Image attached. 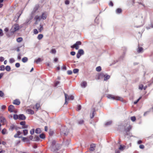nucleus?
I'll use <instances>...</instances> for the list:
<instances>
[{
  "label": "nucleus",
  "instance_id": "nucleus-1",
  "mask_svg": "<svg viewBox=\"0 0 153 153\" xmlns=\"http://www.w3.org/2000/svg\"><path fill=\"white\" fill-rule=\"evenodd\" d=\"M128 124H126V126L124 125V130L125 131V135L126 137L127 135L130 134V133L129 132V131L132 128V126L128 124V126L127 128L126 127L127 126Z\"/></svg>",
  "mask_w": 153,
  "mask_h": 153
},
{
  "label": "nucleus",
  "instance_id": "nucleus-2",
  "mask_svg": "<svg viewBox=\"0 0 153 153\" xmlns=\"http://www.w3.org/2000/svg\"><path fill=\"white\" fill-rule=\"evenodd\" d=\"M65 104H67V101L69 100H73L74 99V97L73 95H70L68 96L67 94L65 93Z\"/></svg>",
  "mask_w": 153,
  "mask_h": 153
},
{
  "label": "nucleus",
  "instance_id": "nucleus-3",
  "mask_svg": "<svg viewBox=\"0 0 153 153\" xmlns=\"http://www.w3.org/2000/svg\"><path fill=\"white\" fill-rule=\"evenodd\" d=\"M82 43L80 41H77L73 45L71 46L72 48H75L76 50H78L79 48V45H81Z\"/></svg>",
  "mask_w": 153,
  "mask_h": 153
},
{
  "label": "nucleus",
  "instance_id": "nucleus-4",
  "mask_svg": "<svg viewBox=\"0 0 153 153\" xmlns=\"http://www.w3.org/2000/svg\"><path fill=\"white\" fill-rule=\"evenodd\" d=\"M107 97H108V98L109 99L117 100H120V99L121 98V97H119L114 96L111 94L108 95L107 96Z\"/></svg>",
  "mask_w": 153,
  "mask_h": 153
},
{
  "label": "nucleus",
  "instance_id": "nucleus-5",
  "mask_svg": "<svg viewBox=\"0 0 153 153\" xmlns=\"http://www.w3.org/2000/svg\"><path fill=\"white\" fill-rule=\"evenodd\" d=\"M19 29V26L18 24H15L12 27L11 31L12 32L14 33L16 31L18 30Z\"/></svg>",
  "mask_w": 153,
  "mask_h": 153
},
{
  "label": "nucleus",
  "instance_id": "nucleus-6",
  "mask_svg": "<svg viewBox=\"0 0 153 153\" xmlns=\"http://www.w3.org/2000/svg\"><path fill=\"white\" fill-rule=\"evenodd\" d=\"M100 76H102L104 77V80L106 81L109 79L110 78V76L107 74H105L103 73H101L100 75Z\"/></svg>",
  "mask_w": 153,
  "mask_h": 153
},
{
  "label": "nucleus",
  "instance_id": "nucleus-7",
  "mask_svg": "<svg viewBox=\"0 0 153 153\" xmlns=\"http://www.w3.org/2000/svg\"><path fill=\"white\" fill-rule=\"evenodd\" d=\"M15 109L13 105H10L8 107V110L10 112H12Z\"/></svg>",
  "mask_w": 153,
  "mask_h": 153
},
{
  "label": "nucleus",
  "instance_id": "nucleus-8",
  "mask_svg": "<svg viewBox=\"0 0 153 153\" xmlns=\"http://www.w3.org/2000/svg\"><path fill=\"white\" fill-rule=\"evenodd\" d=\"M89 150L91 151H93L94 150V149L96 147V145L94 144H92L90 145Z\"/></svg>",
  "mask_w": 153,
  "mask_h": 153
},
{
  "label": "nucleus",
  "instance_id": "nucleus-9",
  "mask_svg": "<svg viewBox=\"0 0 153 153\" xmlns=\"http://www.w3.org/2000/svg\"><path fill=\"white\" fill-rule=\"evenodd\" d=\"M26 119L25 116L23 114H20L19 116V119L20 120H25Z\"/></svg>",
  "mask_w": 153,
  "mask_h": 153
},
{
  "label": "nucleus",
  "instance_id": "nucleus-10",
  "mask_svg": "<svg viewBox=\"0 0 153 153\" xmlns=\"http://www.w3.org/2000/svg\"><path fill=\"white\" fill-rule=\"evenodd\" d=\"M20 102L18 99H16L14 100L13 103L17 105H19L20 104Z\"/></svg>",
  "mask_w": 153,
  "mask_h": 153
},
{
  "label": "nucleus",
  "instance_id": "nucleus-11",
  "mask_svg": "<svg viewBox=\"0 0 153 153\" xmlns=\"http://www.w3.org/2000/svg\"><path fill=\"white\" fill-rule=\"evenodd\" d=\"M26 112L28 114H34V111L30 109H28L27 110Z\"/></svg>",
  "mask_w": 153,
  "mask_h": 153
},
{
  "label": "nucleus",
  "instance_id": "nucleus-12",
  "mask_svg": "<svg viewBox=\"0 0 153 153\" xmlns=\"http://www.w3.org/2000/svg\"><path fill=\"white\" fill-rule=\"evenodd\" d=\"M39 32H41L43 29V27L42 25L40 24L39 27L38 28Z\"/></svg>",
  "mask_w": 153,
  "mask_h": 153
},
{
  "label": "nucleus",
  "instance_id": "nucleus-13",
  "mask_svg": "<svg viewBox=\"0 0 153 153\" xmlns=\"http://www.w3.org/2000/svg\"><path fill=\"white\" fill-rule=\"evenodd\" d=\"M41 17L42 19H45L47 17V16L46 13H43L42 14V15Z\"/></svg>",
  "mask_w": 153,
  "mask_h": 153
},
{
  "label": "nucleus",
  "instance_id": "nucleus-14",
  "mask_svg": "<svg viewBox=\"0 0 153 153\" xmlns=\"http://www.w3.org/2000/svg\"><path fill=\"white\" fill-rule=\"evenodd\" d=\"M87 85V83L86 82L84 81L81 84V86L82 87L85 88Z\"/></svg>",
  "mask_w": 153,
  "mask_h": 153
},
{
  "label": "nucleus",
  "instance_id": "nucleus-15",
  "mask_svg": "<svg viewBox=\"0 0 153 153\" xmlns=\"http://www.w3.org/2000/svg\"><path fill=\"white\" fill-rule=\"evenodd\" d=\"M41 19V16L37 15L34 18V19L36 20V21H40Z\"/></svg>",
  "mask_w": 153,
  "mask_h": 153
},
{
  "label": "nucleus",
  "instance_id": "nucleus-16",
  "mask_svg": "<svg viewBox=\"0 0 153 153\" xmlns=\"http://www.w3.org/2000/svg\"><path fill=\"white\" fill-rule=\"evenodd\" d=\"M66 128L65 127H64L63 128H62V129H61V132L62 133V134H64L65 135H66L67 134V133L68 132V131H63V130H65L66 129Z\"/></svg>",
  "mask_w": 153,
  "mask_h": 153
},
{
  "label": "nucleus",
  "instance_id": "nucleus-17",
  "mask_svg": "<svg viewBox=\"0 0 153 153\" xmlns=\"http://www.w3.org/2000/svg\"><path fill=\"white\" fill-rule=\"evenodd\" d=\"M6 120L3 117H1L0 118V122L1 123H4L6 122Z\"/></svg>",
  "mask_w": 153,
  "mask_h": 153
},
{
  "label": "nucleus",
  "instance_id": "nucleus-18",
  "mask_svg": "<svg viewBox=\"0 0 153 153\" xmlns=\"http://www.w3.org/2000/svg\"><path fill=\"white\" fill-rule=\"evenodd\" d=\"M1 133L3 134H7V132L5 128H4L1 131Z\"/></svg>",
  "mask_w": 153,
  "mask_h": 153
},
{
  "label": "nucleus",
  "instance_id": "nucleus-19",
  "mask_svg": "<svg viewBox=\"0 0 153 153\" xmlns=\"http://www.w3.org/2000/svg\"><path fill=\"white\" fill-rule=\"evenodd\" d=\"M35 132L37 134H40L41 133V131L40 128H38L36 129Z\"/></svg>",
  "mask_w": 153,
  "mask_h": 153
},
{
  "label": "nucleus",
  "instance_id": "nucleus-20",
  "mask_svg": "<svg viewBox=\"0 0 153 153\" xmlns=\"http://www.w3.org/2000/svg\"><path fill=\"white\" fill-rule=\"evenodd\" d=\"M42 61V59L41 58H39L37 59L34 61V62H36L37 64Z\"/></svg>",
  "mask_w": 153,
  "mask_h": 153
},
{
  "label": "nucleus",
  "instance_id": "nucleus-21",
  "mask_svg": "<svg viewBox=\"0 0 153 153\" xmlns=\"http://www.w3.org/2000/svg\"><path fill=\"white\" fill-rule=\"evenodd\" d=\"M28 60V59L27 57H24L22 59V61L23 62L25 63Z\"/></svg>",
  "mask_w": 153,
  "mask_h": 153
},
{
  "label": "nucleus",
  "instance_id": "nucleus-22",
  "mask_svg": "<svg viewBox=\"0 0 153 153\" xmlns=\"http://www.w3.org/2000/svg\"><path fill=\"white\" fill-rule=\"evenodd\" d=\"M78 53H79L81 55H83L84 53V52L83 50L80 49L79 50L78 52Z\"/></svg>",
  "mask_w": 153,
  "mask_h": 153
},
{
  "label": "nucleus",
  "instance_id": "nucleus-23",
  "mask_svg": "<svg viewBox=\"0 0 153 153\" xmlns=\"http://www.w3.org/2000/svg\"><path fill=\"white\" fill-rule=\"evenodd\" d=\"M112 121H109L105 123V125L107 126L110 125L112 124Z\"/></svg>",
  "mask_w": 153,
  "mask_h": 153
},
{
  "label": "nucleus",
  "instance_id": "nucleus-24",
  "mask_svg": "<svg viewBox=\"0 0 153 153\" xmlns=\"http://www.w3.org/2000/svg\"><path fill=\"white\" fill-rule=\"evenodd\" d=\"M43 37V35L42 34H39L37 36V39L39 40L41 39Z\"/></svg>",
  "mask_w": 153,
  "mask_h": 153
},
{
  "label": "nucleus",
  "instance_id": "nucleus-25",
  "mask_svg": "<svg viewBox=\"0 0 153 153\" xmlns=\"http://www.w3.org/2000/svg\"><path fill=\"white\" fill-rule=\"evenodd\" d=\"M23 40V39L22 37H19L17 39L16 41L18 42H22Z\"/></svg>",
  "mask_w": 153,
  "mask_h": 153
},
{
  "label": "nucleus",
  "instance_id": "nucleus-26",
  "mask_svg": "<svg viewBox=\"0 0 153 153\" xmlns=\"http://www.w3.org/2000/svg\"><path fill=\"white\" fill-rule=\"evenodd\" d=\"M50 52L52 54H55L56 53V51L55 49H52L51 50Z\"/></svg>",
  "mask_w": 153,
  "mask_h": 153
},
{
  "label": "nucleus",
  "instance_id": "nucleus-27",
  "mask_svg": "<svg viewBox=\"0 0 153 153\" xmlns=\"http://www.w3.org/2000/svg\"><path fill=\"white\" fill-rule=\"evenodd\" d=\"M143 49L142 48L139 47L137 50V51L138 53H140L143 51Z\"/></svg>",
  "mask_w": 153,
  "mask_h": 153
},
{
  "label": "nucleus",
  "instance_id": "nucleus-28",
  "mask_svg": "<svg viewBox=\"0 0 153 153\" xmlns=\"http://www.w3.org/2000/svg\"><path fill=\"white\" fill-rule=\"evenodd\" d=\"M28 130L27 129L24 130H23V133L24 135H26L28 134Z\"/></svg>",
  "mask_w": 153,
  "mask_h": 153
},
{
  "label": "nucleus",
  "instance_id": "nucleus-29",
  "mask_svg": "<svg viewBox=\"0 0 153 153\" xmlns=\"http://www.w3.org/2000/svg\"><path fill=\"white\" fill-rule=\"evenodd\" d=\"M14 128H15V126L14 125H12L10 127L9 130H13Z\"/></svg>",
  "mask_w": 153,
  "mask_h": 153
},
{
  "label": "nucleus",
  "instance_id": "nucleus-30",
  "mask_svg": "<svg viewBox=\"0 0 153 153\" xmlns=\"http://www.w3.org/2000/svg\"><path fill=\"white\" fill-rule=\"evenodd\" d=\"M101 70V68L100 66H98L96 68V70L98 72L100 71Z\"/></svg>",
  "mask_w": 153,
  "mask_h": 153
},
{
  "label": "nucleus",
  "instance_id": "nucleus-31",
  "mask_svg": "<svg viewBox=\"0 0 153 153\" xmlns=\"http://www.w3.org/2000/svg\"><path fill=\"white\" fill-rule=\"evenodd\" d=\"M116 13H120L122 12V10L120 8H118L116 10Z\"/></svg>",
  "mask_w": 153,
  "mask_h": 153
},
{
  "label": "nucleus",
  "instance_id": "nucleus-32",
  "mask_svg": "<svg viewBox=\"0 0 153 153\" xmlns=\"http://www.w3.org/2000/svg\"><path fill=\"white\" fill-rule=\"evenodd\" d=\"M6 70L7 71H10V67L9 66H7L5 68Z\"/></svg>",
  "mask_w": 153,
  "mask_h": 153
},
{
  "label": "nucleus",
  "instance_id": "nucleus-33",
  "mask_svg": "<svg viewBox=\"0 0 153 153\" xmlns=\"http://www.w3.org/2000/svg\"><path fill=\"white\" fill-rule=\"evenodd\" d=\"M39 6L38 5H36L35 7L34 8V12H36V10H38L39 8Z\"/></svg>",
  "mask_w": 153,
  "mask_h": 153
},
{
  "label": "nucleus",
  "instance_id": "nucleus-34",
  "mask_svg": "<svg viewBox=\"0 0 153 153\" xmlns=\"http://www.w3.org/2000/svg\"><path fill=\"white\" fill-rule=\"evenodd\" d=\"M56 148L55 149H54V150H58L59 149V147H60V145H59V144H56Z\"/></svg>",
  "mask_w": 153,
  "mask_h": 153
},
{
  "label": "nucleus",
  "instance_id": "nucleus-35",
  "mask_svg": "<svg viewBox=\"0 0 153 153\" xmlns=\"http://www.w3.org/2000/svg\"><path fill=\"white\" fill-rule=\"evenodd\" d=\"M79 71V69H74L73 70V72L74 73L76 74L78 73Z\"/></svg>",
  "mask_w": 153,
  "mask_h": 153
},
{
  "label": "nucleus",
  "instance_id": "nucleus-36",
  "mask_svg": "<svg viewBox=\"0 0 153 153\" xmlns=\"http://www.w3.org/2000/svg\"><path fill=\"white\" fill-rule=\"evenodd\" d=\"M5 69V67L4 65H2L0 66V71H4Z\"/></svg>",
  "mask_w": 153,
  "mask_h": 153
},
{
  "label": "nucleus",
  "instance_id": "nucleus-37",
  "mask_svg": "<svg viewBox=\"0 0 153 153\" xmlns=\"http://www.w3.org/2000/svg\"><path fill=\"white\" fill-rule=\"evenodd\" d=\"M13 118L15 120L19 119V116L17 114H14L13 115Z\"/></svg>",
  "mask_w": 153,
  "mask_h": 153
},
{
  "label": "nucleus",
  "instance_id": "nucleus-38",
  "mask_svg": "<svg viewBox=\"0 0 153 153\" xmlns=\"http://www.w3.org/2000/svg\"><path fill=\"white\" fill-rule=\"evenodd\" d=\"M39 137L40 138L43 139H44L45 138V135L44 134H40L39 135Z\"/></svg>",
  "mask_w": 153,
  "mask_h": 153
},
{
  "label": "nucleus",
  "instance_id": "nucleus-39",
  "mask_svg": "<svg viewBox=\"0 0 153 153\" xmlns=\"http://www.w3.org/2000/svg\"><path fill=\"white\" fill-rule=\"evenodd\" d=\"M136 118L134 116L131 117V121H132L133 122H134L136 120Z\"/></svg>",
  "mask_w": 153,
  "mask_h": 153
},
{
  "label": "nucleus",
  "instance_id": "nucleus-40",
  "mask_svg": "<svg viewBox=\"0 0 153 153\" xmlns=\"http://www.w3.org/2000/svg\"><path fill=\"white\" fill-rule=\"evenodd\" d=\"M84 122L83 120H81L78 121V123L79 124H82Z\"/></svg>",
  "mask_w": 153,
  "mask_h": 153
},
{
  "label": "nucleus",
  "instance_id": "nucleus-41",
  "mask_svg": "<svg viewBox=\"0 0 153 153\" xmlns=\"http://www.w3.org/2000/svg\"><path fill=\"white\" fill-rule=\"evenodd\" d=\"M40 107V105L39 104H36L35 105V107L37 110H38Z\"/></svg>",
  "mask_w": 153,
  "mask_h": 153
},
{
  "label": "nucleus",
  "instance_id": "nucleus-42",
  "mask_svg": "<svg viewBox=\"0 0 153 153\" xmlns=\"http://www.w3.org/2000/svg\"><path fill=\"white\" fill-rule=\"evenodd\" d=\"M125 146L120 145L119 149L120 150H123L124 149Z\"/></svg>",
  "mask_w": 153,
  "mask_h": 153
},
{
  "label": "nucleus",
  "instance_id": "nucleus-43",
  "mask_svg": "<svg viewBox=\"0 0 153 153\" xmlns=\"http://www.w3.org/2000/svg\"><path fill=\"white\" fill-rule=\"evenodd\" d=\"M9 61L10 63H13L14 62L15 60L13 58H10Z\"/></svg>",
  "mask_w": 153,
  "mask_h": 153
},
{
  "label": "nucleus",
  "instance_id": "nucleus-44",
  "mask_svg": "<svg viewBox=\"0 0 153 153\" xmlns=\"http://www.w3.org/2000/svg\"><path fill=\"white\" fill-rule=\"evenodd\" d=\"M30 134H32V135L33 134L34 132V129H31L30 131Z\"/></svg>",
  "mask_w": 153,
  "mask_h": 153
},
{
  "label": "nucleus",
  "instance_id": "nucleus-45",
  "mask_svg": "<svg viewBox=\"0 0 153 153\" xmlns=\"http://www.w3.org/2000/svg\"><path fill=\"white\" fill-rule=\"evenodd\" d=\"M143 85L142 84L140 85L139 87V89L142 90L143 89Z\"/></svg>",
  "mask_w": 153,
  "mask_h": 153
},
{
  "label": "nucleus",
  "instance_id": "nucleus-46",
  "mask_svg": "<svg viewBox=\"0 0 153 153\" xmlns=\"http://www.w3.org/2000/svg\"><path fill=\"white\" fill-rule=\"evenodd\" d=\"M60 83V82L59 81H56L54 83V85L55 86H57L59 83Z\"/></svg>",
  "mask_w": 153,
  "mask_h": 153
},
{
  "label": "nucleus",
  "instance_id": "nucleus-47",
  "mask_svg": "<svg viewBox=\"0 0 153 153\" xmlns=\"http://www.w3.org/2000/svg\"><path fill=\"white\" fill-rule=\"evenodd\" d=\"M33 33L35 34H37L38 33V31L36 29H34L33 30Z\"/></svg>",
  "mask_w": 153,
  "mask_h": 153
},
{
  "label": "nucleus",
  "instance_id": "nucleus-48",
  "mask_svg": "<svg viewBox=\"0 0 153 153\" xmlns=\"http://www.w3.org/2000/svg\"><path fill=\"white\" fill-rule=\"evenodd\" d=\"M4 34L3 33L2 30L1 29H0V36H2Z\"/></svg>",
  "mask_w": 153,
  "mask_h": 153
},
{
  "label": "nucleus",
  "instance_id": "nucleus-49",
  "mask_svg": "<svg viewBox=\"0 0 153 153\" xmlns=\"http://www.w3.org/2000/svg\"><path fill=\"white\" fill-rule=\"evenodd\" d=\"M141 97H140L139 99H138L137 101H135L134 102V104H136L139 101V100L141 99Z\"/></svg>",
  "mask_w": 153,
  "mask_h": 153
},
{
  "label": "nucleus",
  "instance_id": "nucleus-50",
  "mask_svg": "<svg viewBox=\"0 0 153 153\" xmlns=\"http://www.w3.org/2000/svg\"><path fill=\"white\" fill-rule=\"evenodd\" d=\"M72 72L71 70H68L67 71V74L68 75H71L72 74Z\"/></svg>",
  "mask_w": 153,
  "mask_h": 153
},
{
  "label": "nucleus",
  "instance_id": "nucleus-51",
  "mask_svg": "<svg viewBox=\"0 0 153 153\" xmlns=\"http://www.w3.org/2000/svg\"><path fill=\"white\" fill-rule=\"evenodd\" d=\"M56 141L55 140H53L52 142V145L53 147L54 148V145L55 144Z\"/></svg>",
  "mask_w": 153,
  "mask_h": 153
},
{
  "label": "nucleus",
  "instance_id": "nucleus-52",
  "mask_svg": "<svg viewBox=\"0 0 153 153\" xmlns=\"http://www.w3.org/2000/svg\"><path fill=\"white\" fill-rule=\"evenodd\" d=\"M15 66L17 68H19L20 66V64L19 63H17L15 64Z\"/></svg>",
  "mask_w": 153,
  "mask_h": 153
},
{
  "label": "nucleus",
  "instance_id": "nucleus-53",
  "mask_svg": "<svg viewBox=\"0 0 153 153\" xmlns=\"http://www.w3.org/2000/svg\"><path fill=\"white\" fill-rule=\"evenodd\" d=\"M20 125L23 126L25 124V121H22L20 122Z\"/></svg>",
  "mask_w": 153,
  "mask_h": 153
},
{
  "label": "nucleus",
  "instance_id": "nucleus-54",
  "mask_svg": "<svg viewBox=\"0 0 153 153\" xmlns=\"http://www.w3.org/2000/svg\"><path fill=\"white\" fill-rule=\"evenodd\" d=\"M139 148L141 149H143L144 148V146L143 145H140L139 146Z\"/></svg>",
  "mask_w": 153,
  "mask_h": 153
},
{
  "label": "nucleus",
  "instance_id": "nucleus-55",
  "mask_svg": "<svg viewBox=\"0 0 153 153\" xmlns=\"http://www.w3.org/2000/svg\"><path fill=\"white\" fill-rule=\"evenodd\" d=\"M35 138L36 139V141L39 140L40 139L39 137L37 136H36L35 137Z\"/></svg>",
  "mask_w": 153,
  "mask_h": 153
},
{
  "label": "nucleus",
  "instance_id": "nucleus-56",
  "mask_svg": "<svg viewBox=\"0 0 153 153\" xmlns=\"http://www.w3.org/2000/svg\"><path fill=\"white\" fill-rule=\"evenodd\" d=\"M28 125H25H25H23L22 127V128H27L28 127Z\"/></svg>",
  "mask_w": 153,
  "mask_h": 153
},
{
  "label": "nucleus",
  "instance_id": "nucleus-57",
  "mask_svg": "<svg viewBox=\"0 0 153 153\" xmlns=\"http://www.w3.org/2000/svg\"><path fill=\"white\" fill-rule=\"evenodd\" d=\"M4 95V93L1 91H0V96L2 97Z\"/></svg>",
  "mask_w": 153,
  "mask_h": 153
},
{
  "label": "nucleus",
  "instance_id": "nucleus-58",
  "mask_svg": "<svg viewBox=\"0 0 153 153\" xmlns=\"http://www.w3.org/2000/svg\"><path fill=\"white\" fill-rule=\"evenodd\" d=\"M81 105H79L78 106H77V110L78 111H79L81 109Z\"/></svg>",
  "mask_w": 153,
  "mask_h": 153
},
{
  "label": "nucleus",
  "instance_id": "nucleus-59",
  "mask_svg": "<svg viewBox=\"0 0 153 153\" xmlns=\"http://www.w3.org/2000/svg\"><path fill=\"white\" fill-rule=\"evenodd\" d=\"M4 60V58L3 57L1 56L0 57V61L3 62Z\"/></svg>",
  "mask_w": 153,
  "mask_h": 153
},
{
  "label": "nucleus",
  "instance_id": "nucleus-60",
  "mask_svg": "<svg viewBox=\"0 0 153 153\" xmlns=\"http://www.w3.org/2000/svg\"><path fill=\"white\" fill-rule=\"evenodd\" d=\"M75 52L74 51H72L71 52L70 54L71 55L74 56L75 54Z\"/></svg>",
  "mask_w": 153,
  "mask_h": 153
},
{
  "label": "nucleus",
  "instance_id": "nucleus-61",
  "mask_svg": "<svg viewBox=\"0 0 153 153\" xmlns=\"http://www.w3.org/2000/svg\"><path fill=\"white\" fill-rule=\"evenodd\" d=\"M81 56V55L79 53H77L76 54V57L77 58H79Z\"/></svg>",
  "mask_w": 153,
  "mask_h": 153
},
{
  "label": "nucleus",
  "instance_id": "nucleus-62",
  "mask_svg": "<svg viewBox=\"0 0 153 153\" xmlns=\"http://www.w3.org/2000/svg\"><path fill=\"white\" fill-rule=\"evenodd\" d=\"M95 112V110H94L93 111V113H92V116H91V118H93L94 117V112Z\"/></svg>",
  "mask_w": 153,
  "mask_h": 153
},
{
  "label": "nucleus",
  "instance_id": "nucleus-63",
  "mask_svg": "<svg viewBox=\"0 0 153 153\" xmlns=\"http://www.w3.org/2000/svg\"><path fill=\"white\" fill-rule=\"evenodd\" d=\"M21 54L20 53H19L18 54V56L17 57V58L18 59H21V57L20 56Z\"/></svg>",
  "mask_w": 153,
  "mask_h": 153
},
{
  "label": "nucleus",
  "instance_id": "nucleus-64",
  "mask_svg": "<svg viewBox=\"0 0 153 153\" xmlns=\"http://www.w3.org/2000/svg\"><path fill=\"white\" fill-rule=\"evenodd\" d=\"M5 152V151L2 150V149H0V153H4Z\"/></svg>",
  "mask_w": 153,
  "mask_h": 153
}]
</instances>
